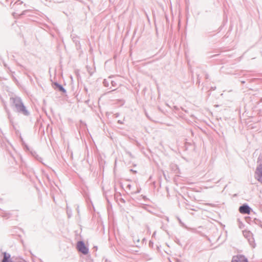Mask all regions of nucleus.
Here are the masks:
<instances>
[{
	"instance_id": "7ed1b4c3",
	"label": "nucleus",
	"mask_w": 262,
	"mask_h": 262,
	"mask_svg": "<svg viewBox=\"0 0 262 262\" xmlns=\"http://www.w3.org/2000/svg\"><path fill=\"white\" fill-rule=\"evenodd\" d=\"M231 262H248L244 256L238 255L233 257Z\"/></svg>"
},
{
	"instance_id": "423d86ee",
	"label": "nucleus",
	"mask_w": 262,
	"mask_h": 262,
	"mask_svg": "<svg viewBox=\"0 0 262 262\" xmlns=\"http://www.w3.org/2000/svg\"><path fill=\"white\" fill-rule=\"evenodd\" d=\"M19 110L20 111L23 112L25 115L28 114L27 111L26 110L25 107L23 104H20L19 106Z\"/></svg>"
},
{
	"instance_id": "39448f33",
	"label": "nucleus",
	"mask_w": 262,
	"mask_h": 262,
	"mask_svg": "<svg viewBox=\"0 0 262 262\" xmlns=\"http://www.w3.org/2000/svg\"><path fill=\"white\" fill-rule=\"evenodd\" d=\"M10 258V255L5 252L4 253V258L2 260V262H9Z\"/></svg>"
},
{
	"instance_id": "f03ea898",
	"label": "nucleus",
	"mask_w": 262,
	"mask_h": 262,
	"mask_svg": "<svg viewBox=\"0 0 262 262\" xmlns=\"http://www.w3.org/2000/svg\"><path fill=\"white\" fill-rule=\"evenodd\" d=\"M255 178L262 183V165L259 164L255 171Z\"/></svg>"
},
{
	"instance_id": "0eeeda50",
	"label": "nucleus",
	"mask_w": 262,
	"mask_h": 262,
	"mask_svg": "<svg viewBox=\"0 0 262 262\" xmlns=\"http://www.w3.org/2000/svg\"><path fill=\"white\" fill-rule=\"evenodd\" d=\"M59 88H60V90H63V88L61 86H60Z\"/></svg>"
},
{
	"instance_id": "20e7f679",
	"label": "nucleus",
	"mask_w": 262,
	"mask_h": 262,
	"mask_svg": "<svg viewBox=\"0 0 262 262\" xmlns=\"http://www.w3.org/2000/svg\"><path fill=\"white\" fill-rule=\"evenodd\" d=\"M239 211L242 214H249L251 211L250 208L247 205H243L239 207Z\"/></svg>"
},
{
	"instance_id": "f257e3e1",
	"label": "nucleus",
	"mask_w": 262,
	"mask_h": 262,
	"mask_svg": "<svg viewBox=\"0 0 262 262\" xmlns=\"http://www.w3.org/2000/svg\"><path fill=\"white\" fill-rule=\"evenodd\" d=\"M77 248L79 251L84 254L88 253V249L82 242H78L77 243Z\"/></svg>"
}]
</instances>
